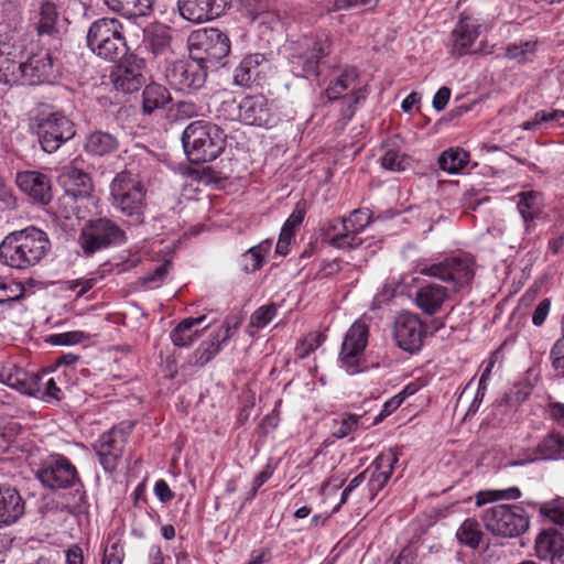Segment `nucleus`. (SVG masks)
Here are the masks:
<instances>
[{
    "instance_id": "nucleus-23",
    "label": "nucleus",
    "mask_w": 564,
    "mask_h": 564,
    "mask_svg": "<svg viewBox=\"0 0 564 564\" xmlns=\"http://www.w3.org/2000/svg\"><path fill=\"white\" fill-rule=\"evenodd\" d=\"M319 231L322 239L336 249H357L365 242L350 237L345 217L325 220Z\"/></svg>"
},
{
    "instance_id": "nucleus-8",
    "label": "nucleus",
    "mask_w": 564,
    "mask_h": 564,
    "mask_svg": "<svg viewBox=\"0 0 564 564\" xmlns=\"http://www.w3.org/2000/svg\"><path fill=\"white\" fill-rule=\"evenodd\" d=\"M189 57L207 65H214L230 53L228 35L217 28L193 31L187 37Z\"/></svg>"
},
{
    "instance_id": "nucleus-59",
    "label": "nucleus",
    "mask_w": 564,
    "mask_h": 564,
    "mask_svg": "<svg viewBox=\"0 0 564 564\" xmlns=\"http://www.w3.org/2000/svg\"><path fill=\"white\" fill-rule=\"evenodd\" d=\"M551 302L549 299L542 300L533 311L532 323L535 326H542L549 315Z\"/></svg>"
},
{
    "instance_id": "nucleus-26",
    "label": "nucleus",
    "mask_w": 564,
    "mask_h": 564,
    "mask_svg": "<svg viewBox=\"0 0 564 564\" xmlns=\"http://www.w3.org/2000/svg\"><path fill=\"white\" fill-rule=\"evenodd\" d=\"M177 8L181 17L193 23H203L220 14L214 0H178Z\"/></svg>"
},
{
    "instance_id": "nucleus-64",
    "label": "nucleus",
    "mask_w": 564,
    "mask_h": 564,
    "mask_svg": "<svg viewBox=\"0 0 564 564\" xmlns=\"http://www.w3.org/2000/svg\"><path fill=\"white\" fill-rule=\"evenodd\" d=\"M154 494L161 502H167L174 498V492L171 490L167 482L163 479H160L155 482Z\"/></svg>"
},
{
    "instance_id": "nucleus-15",
    "label": "nucleus",
    "mask_w": 564,
    "mask_h": 564,
    "mask_svg": "<svg viewBox=\"0 0 564 564\" xmlns=\"http://www.w3.org/2000/svg\"><path fill=\"white\" fill-rule=\"evenodd\" d=\"M426 334L425 325L416 314L402 312L393 323V339L398 347L408 352L420 350Z\"/></svg>"
},
{
    "instance_id": "nucleus-21",
    "label": "nucleus",
    "mask_w": 564,
    "mask_h": 564,
    "mask_svg": "<svg viewBox=\"0 0 564 564\" xmlns=\"http://www.w3.org/2000/svg\"><path fill=\"white\" fill-rule=\"evenodd\" d=\"M56 75L57 68L48 50H40L23 63L22 78L30 85L52 83Z\"/></svg>"
},
{
    "instance_id": "nucleus-45",
    "label": "nucleus",
    "mask_w": 564,
    "mask_h": 564,
    "mask_svg": "<svg viewBox=\"0 0 564 564\" xmlns=\"http://www.w3.org/2000/svg\"><path fill=\"white\" fill-rule=\"evenodd\" d=\"M536 42L521 41L519 43L509 44L506 47V56L511 59H517L519 63H525L534 55Z\"/></svg>"
},
{
    "instance_id": "nucleus-51",
    "label": "nucleus",
    "mask_w": 564,
    "mask_h": 564,
    "mask_svg": "<svg viewBox=\"0 0 564 564\" xmlns=\"http://www.w3.org/2000/svg\"><path fill=\"white\" fill-rule=\"evenodd\" d=\"M360 420L359 415L348 414L336 424L333 431V435L337 438H343L349 435L358 426Z\"/></svg>"
},
{
    "instance_id": "nucleus-29",
    "label": "nucleus",
    "mask_w": 564,
    "mask_h": 564,
    "mask_svg": "<svg viewBox=\"0 0 564 564\" xmlns=\"http://www.w3.org/2000/svg\"><path fill=\"white\" fill-rule=\"evenodd\" d=\"M447 297L446 288L431 283L417 289L414 302L423 313L431 316L442 308Z\"/></svg>"
},
{
    "instance_id": "nucleus-13",
    "label": "nucleus",
    "mask_w": 564,
    "mask_h": 564,
    "mask_svg": "<svg viewBox=\"0 0 564 564\" xmlns=\"http://www.w3.org/2000/svg\"><path fill=\"white\" fill-rule=\"evenodd\" d=\"M368 326L361 321H356L347 330L341 344L339 358L349 373L360 371V362L368 344Z\"/></svg>"
},
{
    "instance_id": "nucleus-40",
    "label": "nucleus",
    "mask_w": 564,
    "mask_h": 564,
    "mask_svg": "<svg viewBox=\"0 0 564 564\" xmlns=\"http://www.w3.org/2000/svg\"><path fill=\"white\" fill-rule=\"evenodd\" d=\"M347 229L350 237L356 240H364L359 234L364 231L372 221V214L369 209H355L347 217H345Z\"/></svg>"
},
{
    "instance_id": "nucleus-54",
    "label": "nucleus",
    "mask_w": 564,
    "mask_h": 564,
    "mask_svg": "<svg viewBox=\"0 0 564 564\" xmlns=\"http://www.w3.org/2000/svg\"><path fill=\"white\" fill-rule=\"evenodd\" d=\"M23 371L24 370L22 368L18 367L14 364H6L0 369V381L10 388H13L15 381H18L20 378L18 373Z\"/></svg>"
},
{
    "instance_id": "nucleus-27",
    "label": "nucleus",
    "mask_w": 564,
    "mask_h": 564,
    "mask_svg": "<svg viewBox=\"0 0 564 564\" xmlns=\"http://www.w3.org/2000/svg\"><path fill=\"white\" fill-rule=\"evenodd\" d=\"M267 59L262 54L246 56L235 69L234 83L238 86L250 87L261 79L267 68Z\"/></svg>"
},
{
    "instance_id": "nucleus-6",
    "label": "nucleus",
    "mask_w": 564,
    "mask_h": 564,
    "mask_svg": "<svg viewBox=\"0 0 564 564\" xmlns=\"http://www.w3.org/2000/svg\"><path fill=\"white\" fill-rule=\"evenodd\" d=\"M111 205L121 214L142 223L147 208V187L139 175L129 171L118 173L110 184Z\"/></svg>"
},
{
    "instance_id": "nucleus-56",
    "label": "nucleus",
    "mask_w": 564,
    "mask_h": 564,
    "mask_svg": "<svg viewBox=\"0 0 564 564\" xmlns=\"http://www.w3.org/2000/svg\"><path fill=\"white\" fill-rule=\"evenodd\" d=\"M123 556V547L119 543H113L106 547L101 564H121Z\"/></svg>"
},
{
    "instance_id": "nucleus-19",
    "label": "nucleus",
    "mask_w": 564,
    "mask_h": 564,
    "mask_svg": "<svg viewBox=\"0 0 564 564\" xmlns=\"http://www.w3.org/2000/svg\"><path fill=\"white\" fill-rule=\"evenodd\" d=\"M237 108L238 118L245 124L269 128L275 123L272 107L261 94L243 97Z\"/></svg>"
},
{
    "instance_id": "nucleus-61",
    "label": "nucleus",
    "mask_w": 564,
    "mask_h": 564,
    "mask_svg": "<svg viewBox=\"0 0 564 564\" xmlns=\"http://www.w3.org/2000/svg\"><path fill=\"white\" fill-rule=\"evenodd\" d=\"M366 97H367L366 86L354 90V93L351 95L350 102L348 104L347 108L343 111L344 118L349 120L355 113V106L358 105L361 100H365Z\"/></svg>"
},
{
    "instance_id": "nucleus-22",
    "label": "nucleus",
    "mask_w": 564,
    "mask_h": 564,
    "mask_svg": "<svg viewBox=\"0 0 564 564\" xmlns=\"http://www.w3.org/2000/svg\"><path fill=\"white\" fill-rule=\"evenodd\" d=\"M399 460V454L393 448L382 451L370 465V469H373L368 481L371 498L383 489L390 479L394 465Z\"/></svg>"
},
{
    "instance_id": "nucleus-38",
    "label": "nucleus",
    "mask_w": 564,
    "mask_h": 564,
    "mask_svg": "<svg viewBox=\"0 0 564 564\" xmlns=\"http://www.w3.org/2000/svg\"><path fill=\"white\" fill-rule=\"evenodd\" d=\"M271 250V242L264 240L257 246L251 247L240 257V265L246 273H252L259 270L264 261L265 256Z\"/></svg>"
},
{
    "instance_id": "nucleus-48",
    "label": "nucleus",
    "mask_w": 564,
    "mask_h": 564,
    "mask_svg": "<svg viewBox=\"0 0 564 564\" xmlns=\"http://www.w3.org/2000/svg\"><path fill=\"white\" fill-rule=\"evenodd\" d=\"M326 340V335L323 333L308 334L297 346L300 357L305 358L311 352L316 350Z\"/></svg>"
},
{
    "instance_id": "nucleus-16",
    "label": "nucleus",
    "mask_w": 564,
    "mask_h": 564,
    "mask_svg": "<svg viewBox=\"0 0 564 564\" xmlns=\"http://www.w3.org/2000/svg\"><path fill=\"white\" fill-rule=\"evenodd\" d=\"M124 57V61L111 73V80L117 90L131 94L139 90L145 83L143 75L145 62L134 54Z\"/></svg>"
},
{
    "instance_id": "nucleus-37",
    "label": "nucleus",
    "mask_w": 564,
    "mask_h": 564,
    "mask_svg": "<svg viewBox=\"0 0 564 564\" xmlns=\"http://www.w3.org/2000/svg\"><path fill=\"white\" fill-rule=\"evenodd\" d=\"M536 459L550 460L564 456V436L558 433L547 434L535 447Z\"/></svg>"
},
{
    "instance_id": "nucleus-58",
    "label": "nucleus",
    "mask_w": 564,
    "mask_h": 564,
    "mask_svg": "<svg viewBox=\"0 0 564 564\" xmlns=\"http://www.w3.org/2000/svg\"><path fill=\"white\" fill-rule=\"evenodd\" d=\"M0 202L9 209H15L18 207V198L14 195L13 189L7 185L0 177Z\"/></svg>"
},
{
    "instance_id": "nucleus-62",
    "label": "nucleus",
    "mask_w": 564,
    "mask_h": 564,
    "mask_svg": "<svg viewBox=\"0 0 564 564\" xmlns=\"http://www.w3.org/2000/svg\"><path fill=\"white\" fill-rule=\"evenodd\" d=\"M415 561V552L410 547H404L397 557H390L383 564H414Z\"/></svg>"
},
{
    "instance_id": "nucleus-32",
    "label": "nucleus",
    "mask_w": 564,
    "mask_h": 564,
    "mask_svg": "<svg viewBox=\"0 0 564 564\" xmlns=\"http://www.w3.org/2000/svg\"><path fill=\"white\" fill-rule=\"evenodd\" d=\"M517 197L518 212L524 221L525 231L530 232L533 228V221L539 218L542 212L540 194L534 191H529L519 193Z\"/></svg>"
},
{
    "instance_id": "nucleus-42",
    "label": "nucleus",
    "mask_w": 564,
    "mask_h": 564,
    "mask_svg": "<svg viewBox=\"0 0 564 564\" xmlns=\"http://www.w3.org/2000/svg\"><path fill=\"white\" fill-rule=\"evenodd\" d=\"M23 63L10 58L8 55L0 53V83L12 85L22 78Z\"/></svg>"
},
{
    "instance_id": "nucleus-12",
    "label": "nucleus",
    "mask_w": 564,
    "mask_h": 564,
    "mask_svg": "<svg viewBox=\"0 0 564 564\" xmlns=\"http://www.w3.org/2000/svg\"><path fill=\"white\" fill-rule=\"evenodd\" d=\"M207 65L189 57L167 64L165 79L175 90L191 94L200 89L207 78Z\"/></svg>"
},
{
    "instance_id": "nucleus-2",
    "label": "nucleus",
    "mask_w": 564,
    "mask_h": 564,
    "mask_svg": "<svg viewBox=\"0 0 564 564\" xmlns=\"http://www.w3.org/2000/svg\"><path fill=\"white\" fill-rule=\"evenodd\" d=\"M40 482L52 490L73 489L72 500L68 507L73 510L80 509L86 501V491L76 466L62 454H51L42 460L36 470Z\"/></svg>"
},
{
    "instance_id": "nucleus-36",
    "label": "nucleus",
    "mask_w": 564,
    "mask_h": 564,
    "mask_svg": "<svg viewBox=\"0 0 564 564\" xmlns=\"http://www.w3.org/2000/svg\"><path fill=\"white\" fill-rule=\"evenodd\" d=\"M358 79V70L354 66L344 67L340 73L330 79L326 88V96L329 100H337L348 88L352 87Z\"/></svg>"
},
{
    "instance_id": "nucleus-24",
    "label": "nucleus",
    "mask_w": 564,
    "mask_h": 564,
    "mask_svg": "<svg viewBox=\"0 0 564 564\" xmlns=\"http://www.w3.org/2000/svg\"><path fill=\"white\" fill-rule=\"evenodd\" d=\"M25 512V502L12 486L0 484V528L15 523Z\"/></svg>"
},
{
    "instance_id": "nucleus-30",
    "label": "nucleus",
    "mask_w": 564,
    "mask_h": 564,
    "mask_svg": "<svg viewBox=\"0 0 564 564\" xmlns=\"http://www.w3.org/2000/svg\"><path fill=\"white\" fill-rule=\"evenodd\" d=\"M39 35L54 36L57 33L58 12L51 1H43L31 18Z\"/></svg>"
},
{
    "instance_id": "nucleus-14",
    "label": "nucleus",
    "mask_w": 564,
    "mask_h": 564,
    "mask_svg": "<svg viewBox=\"0 0 564 564\" xmlns=\"http://www.w3.org/2000/svg\"><path fill=\"white\" fill-rule=\"evenodd\" d=\"M243 318L236 314L226 317L224 324L213 332L207 340H204L192 356L195 366L203 367L208 364L234 336L242 324Z\"/></svg>"
},
{
    "instance_id": "nucleus-5",
    "label": "nucleus",
    "mask_w": 564,
    "mask_h": 564,
    "mask_svg": "<svg viewBox=\"0 0 564 564\" xmlns=\"http://www.w3.org/2000/svg\"><path fill=\"white\" fill-rule=\"evenodd\" d=\"M86 44L90 52L107 62H117L128 54L123 24L115 18H101L88 28Z\"/></svg>"
},
{
    "instance_id": "nucleus-28",
    "label": "nucleus",
    "mask_w": 564,
    "mask_h": 564,
    "mask_svg": "<svg viewBox=\"0 0 564 564\" xmlns=\"http://www.w3.org/2000/svg\"><path fill=\"white\" fill-rule=\"evenodd\" d=\"M62 177L67 186L65 204L70 205L88 196L91 186L88 173L76 166H69L65 170Z\"/></svg>"
},
{
    "instance_id": "nucleus-25",
    "label": "nucleus",
    "mask_w": 564,
    "mask_h": 564,
    "mask_svg": "<svg viewBox=\"0 0 564 564\" xmlns=\"http://www.w3.org/2000/svg\"><path fill=\"white\" fill-rule=\"evenodd\" d=\"M535 553L540 560L555 561L564 555V536L556 529L543 530L535 539Z\"/></svg>"
},
{
    "instance_id": "nucleus-31",
    "label": "nucleus",
    "mask_w": 564,
    "mask_h": 564,
    "mask_svg": "<svg viewBox=\"0 0 564 564\" xmlns=\"http://www.w3.org/2000/svg\"><path fill=\"white\" fill-rule=\"evenodd\" d=\"M205 318V315H202L181 321L170 333V339L173 345L180 348L191 346L202 334V332L194 329V327L200 325Z\"/></svg>"
},
{
    "instance_id": "nucleus-43",
    "label": "nucleus",
    "mask_w": 564,
    "mask_h": 564,
    "mask_svg": "<svg viewBox=\"0 0 564 564\" xmlns=\"http://www.w3.org/2000/svg\"><path fill=\"white\" fill-rule=\"evenodd\" d=\"M171 32L169 28L159 26L148 36V44L151 52L158 56L163 55L171 48Z\"/></svg>"
},
{
    "instance_id": "nucleus-41",
    "label": "nucleus",
    "mask_w": 564,
    "mask_h": 564,
    "mask_svg": "<svg viewBox=\"0 0 564 564\" xmlns=\"http://www.w3.org/2000/svg\"><path fill=\"white\" fill-rule=\"evenodd\" d=\"M482 532L475 519H466L457 530V540L471 549H477L482 540Z\"/></svg>"
},
{
    "instance_id": "nucleus-20",
    "label": "nucleus",
    "mask_w": 564,
    "mask_h": 564,
    "mask_svg": "<svg viewBox=\"0 0 564 564\" xmlns=\"http://www.w3.org/2000/svg\"><path fill=\"white\" fill-rule=\"evenodd\" d=\"M127 441L128 434L120 427H113L99 437L95 447L99 462L106 471H112L117 467Z\"/></svg>"
},
{
    "instance_id": "nucleus-49",
    "label": "nucleus",
    "mask_w": 564,
    "mask_h": 564,
    "mask_svg": "<svg viewBox=\"0 0 564 564\" xmlns=\"http://www.w3.org/2000/svg\"><path fill=\"white\" fill-rule=\"evenodd\" d=\"M87 338L88 335H86L84 332L75 330L51 335L48 338V343L58 346H69L79 344Z\"/></svg>"
},
{
    "instance_id": "nucleus-33",
    "label": "nucleus",
    "mask_w": 564,
    "mask_h": 564,
    "mask_svg": "<svg viewBox=\"0 0 564 564\" xmlns=\"http://www.w3.org/2000/svg\"><path fill=\"white\" fill-rule=\"evenodd\" d=\"M113 12L124 18L145 17L152 11L154 0H104Z\"/></svg>"
},
{
    "instance_id": "nucleus-53",
    "label": "nucleus",
    "mask_w": 564,
    "mask_h": 564,
    "mask_svg": "<svg viewBox=\"0 0 564 564\" xmlns=\"http://www.w3.org/2000/svg\"><path fill=\"white\" fill-rule=\"evenodd\" d=\"M18 376H20V378L15 381L12 389L26 395L40 393L39 388H36V381L33 379L34 373L31 375L24 370L23 372H19Z\"/></svg>"
},
{
    "instance_id": "nucleus-47",
    "label": "nucleus",
    "mask_w": 564,
    "mask_h": 564,
    "mask_svg": "<svg viewBox=\"0 0 564 564\" xmlns=\"http://www.w3.org/2000/svg\"><path fill=\"white\" fill-rule=\"evenodd\" d=\"M408 158L397 150H388L381 158V165L390 171H404L406 169Z\"/></svg>"
},
{
    "instance_id": "nucleus-55",
    "label": "nucleus",
    "mask_w": 564,
    "mask_h": 564,
    "mask_svg": "<svg viewBox=\"0 0 564 564\" xmlns=\"http://www.w3.org/2000/svg\"><path fill=\"white\" fill-rule=\"evenodd\" d=\"M170 268H171L170 261H165L162 264L158 265L153 272H149L144 276V283L151 284L153 286H158L160 283L163 282V280L167 275Z\"/></svg>"
},
{
    "instance_id": "nucleus-60",
    "label": "nucleus",
    "mask_w": 564,
    "mask_h": 564,
    "mask_svg": "<svg viewBox=\"0 0 564 564\" xmlns=\"http://www.w3.org/2000/svg\"><path fill=\"white\" fill-rule=\"evenodd\" d=\"M97 282L98 279L95 276L77 279L69 282V289L75 291L76 288H79V290L76 292V296L79 297L91 290L97 284Z\"/></svg>"
},
{
    "instance_id": "nucleus-44",
    "label": "nucleus",
    "mask_w": 564,
    "mask_h": 564,
    "mask_svg": "<svg viewBox=\"0 0 564 564\" xmlns=\"http://www.w3.org/2000/svg\"><path fill=\"white\" fill-rule=\"evenodd\" d=\"M520 497L521 491L518 487H510L502 490H484L476 495V505L482 506L498 500H516Z\"/></svg>"
},
{
    "instance_id": "nucleus-52",
    "label": "nucleus",
    "mask_w": 564,
    "mask_h": 564,
    "mask_svg": "<svg viewBox=\"0 0 564 564\" xmlns=\"http://www.w3.org/2000/svg\"><path fill=\"white\" fill-rule=\"evenodd\" d=\"M23 292L24 289L20 283L0 281V304L19 300Z\"/></svg>"
},
{
    "instance_id": "nucleus-46",
    "label": "nucleus",
    "mask_w": 564,
    "mask_h": 564,
    "mask_svg": "<svg viewBox=\"0 0 564 564\" xmlns=\"http://www.w3.org/2000/svg\"><path fill=\"white\" fill-rule=\"evenodd\" d=\"M278 306L274 303L262 305L250 316L249 326L254 328L265 327L276 315Z\"/></svg>"
},
{
    "instance_id": "nucleus-10",
    "label": "nucleus",
    "mask_w": 564,
    "mask_h": 564,
    "mask_svg": "<svg viewBox=\"0 0 564 564\" xmlns=\"http://www.w3.org/2000/svg\"><path fill=\"white\" fill-rule=\"evenodd\" d=\"M126 241L124 231L108 218L89 220L83 228L78 243L85 256Z\"/></svg>"
},
{
    "instance_id": "nucleus-63",
    "label": "nucleus",
    "mask_w": 564,
    "mask_h": 564,
    "mask_svg": "<svg viewBox=\"0 0 564 564\" xmlns=\"http://www.w3.org/2000/svg\"><path fill=\"white\" fill-rule=\"evenodd\" d=\"M451 98V89L446 86L441 87L433 98V107L437 111H442L446 108Z\"/></svg>"
},
{
    "instance_id": "nucleus-3",
    "label": "nucleus",
    "mask_w": 564,
    "mask_h": 564,
    "mask_svg": "<svg viewBox=\"0 0 564 564\" xmlns=\"http://www.w3.org/2000/svg\"><path fill=\"white\" fill-rule=\"evenodd\" d=\"M182 143L192 163H206L216 160L224 152L226 135L217 124L197 120L184 129Z\"/></svg>"
},
{
    "instance_id": "nucleus-57",
    "label": "nucleus",
    "mask_w": 564,
    "mask_h": 564,
    "mask_svg": "<svg viewBox=\"0 0 564 564\" xmlns=\"http://www.w3.org/2000/svg\"><path fill=\"white\" fill-rule=\"evenodd\" d=\"M550 359L556 376L564 378V349H558L554 344L550 350Z\"/></svg>"
},
{
    "instance_id": "nucleus-7",
    "label": "nucleus",
    "mask_w": 564,
    "mask_h": 564,
    "mask_svg": "<svg viewBox=\"0 0 564 564\" xmlns=\"http://www.w3.org/2000/svg\"><path fill=\"white\" fill-rule=\"evenodd\" d=\"M332 52V40L327 33L303 36L291 46L290 61L293 70L302 77L319 75V66Z\"/></svg>"
},
{
    "instance_id": "nucleus-35",
    "label": "nucleus",
    "mask_w": 564,
    "mask_h": 564,
    "mask_svg": "<svg viewBox=\"0 0 564 564\" xmlns=\"http://www.w3.org/2000/svg\"><path fill=\"white\" fill-rule=\"evenodd\" d=\"M172 100L170 91L162 85L151 83L142 93V110L145 115H152Z\"/></svg>"
},
{
    "instance_id": "nucleus-17",
    "label": "nucleus",
    "mask_w": 564,
    "mask_h": 564,
    "mask_svg": "<svg viewBox=\"0 0 564 564\" xmlns=\"http://www.w3.org/2000/svg\"><path fill=\"white\" fill-rule=\"evenodd\" d=\"M19 189L33 203L47 205L53 198L52 180L50 175L36 170H25L15 174Z\"/></svg>"
},
{
    "instance_id": "nucleus-34",
    "label": "nucleus",
    "mask_w": 564,
    "mask_h": 564,
    "mask_svg": "<svg viewBox=\"0 0 564 564\" xmlns=\"http://www.w3.org/2000/svg\"><path fill=\"white\" fill-rule=\"evenodd\" d=\"M84 145L88 153L104 156L115 152L119 147V141L116 135L98 130L87 135Z\"/></svg>"
},
{
    "instance_id": "nucleus-9",
    "label": "nucleus",
    "mask_w": 564,
    "mask_h": 564,
    "mask_svg": "<svg viewBox=\"0 0 564 564\" xmlns=\"http://www.w3.org/2000/svg\"><path fill=\"white\" fill-rule=\"evenodd\" d=\"M482 522L492 534L513 538L529 528L523 508L516 505H497L484 511Z\"/></svg>"
},
{
    "instance_id": "nucleus-1",
    "label": "nucleus",
    "mask_w": 564,
    "mask_h": 564,
    "mask_svg": "<svg viewBox=\"0 0 564 564\" xmlns=\"http://www.w3.org/2000/svg\"><path fill=\"white\" fill-rule=\"evenodd\" d=\"M50 250L47 234L30 226L4 237L0 243V262L12 269L25 270L40 263Z\"/></svg>"
},
{
    "instance_id": "nucleus-50",
    "label": "nucleus",
    "mask_w": 564,
    "mask_h": 564,
    "mask_svg": "<svg viewBox=\"0 0 564 564\" xmlns=\"http://www.w3.org/2000/svg\"><path fill=\"white\" fill-rule=\"evenodd\" d=\"M351 264L345 262L341 259H334L330 261H323L317 272V276L321 279L330 278L346 269H350Z\"/></svg>"
},
{
    "instance_id": "nucleus-39",
    "label": "nucleus",
    "mask_w": 564,
    "mask_h": 564,
    "mask_svg": "<svg viewBox=\"0 0 564 564\" xmlns=\"http://www.w3.org/2000/svg\"><path fill=\"white\" fill-rule=\"evenodd\" d=\"M469 154L459 148H451L444 151L438 158V165L441 170L449 173L457 174L468 163Z\"/></svg>"
},
{
    "instance_id": "nucleus-4",
    "label": "nucleus",
    "mask_w": 564,
    "mask_h": 564,
    "mask_svg": "<svg viewBox=\"0 0 564 564\" xmlns=\"http://www.w3.org/2000/svg\"><path fill=\"white\" fill-rule=\"evenodd\" d=\"M30 130L37 137L43 151L56 152L64 143L73 139L75 124L61 111H53L48 107H40L33 111L29 119Z\"/></svg>"
},
{
    "instance_id": "nucleus-11",
    "label": "nucleus",
    "mask_w": 564,
    "mask_h": 564,
    "mask_svg": "<svg viewBox=\"0 0 564 564\" xmlns=\"http://www.w3.org/2000/svg\"><path fill=\"white\" fill-rule=\"evenodd\" d=\"M420 273L437 278L451 284L454 291H458L474 279V261L468 254L453 256L438 263L422 267Z\"/></svg>"
},
{
    "instance_id": "nucleus-18",
    "label": "nucleus",
    "mask_w": 564,
    "mask_h": 564,
    "mask_svg": "<svg viewBox=\"0 0 564 564\" xmlns=\"http://www.w3.org/2000/svg\"><path fill=\"white\" fill-rule=\"evenodd\" d=\"M482 26L484 25L478 20L462 14L451 33L447 44L449 54L455 57H460L476 53V51L473 50V45L480 35Z\"/></svg>"
}]
</instances>
